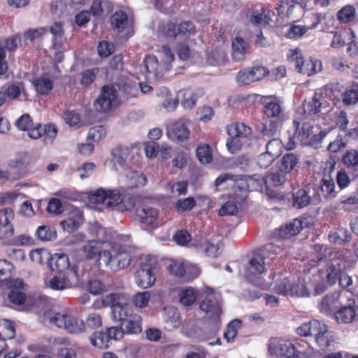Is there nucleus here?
<instances>
[{"label": "nucleus", "instance_id": "obj_16", "mask_svg": "<svg viewBox=\"0 0 358 358\" xmlns=\"http://www.w3.org/2000/svg\"><path fill=\"white\" fill-rule=\"evenodd\" d=\"M200 309L205 312L209 318L217 320L222 313L220 305L217 300L210 295L200 303Z\"/></svg>", "mask_w": 358, "mask_h": 358}, {"label": "nucleus", "instance_id": "obj_34", "mask_svg": "<svg viewBox=\"0 0 358 358\" xmlns=\"http://www.w3.org/2000/svg\"><path fill=\"white\" fill-rule=\"evenodd\" d=\"M227 134L229 136L246 138L251 134V129L242 122H236L227 127Z\"/></svg>", "mask_w": 358, "mask_h": 358}, {"label": "nucleus", "instance_id": "obj_49", "mask_svg": "<svg viewBox=\"0 0 358 358\" xmlns=\"http://www.w3.org/2000/svg\"><path fill=\"white\" fill-rule=\"evenodd\" d=\"M337 17L343 23L350 22L355 17V8L352 6H346L338 12Z\"/></svg>", "mask_w": 358, "mask_h": 358}, {"label": "nucleus", "instance_id": "obj_17", "mask_svg": "<svg viewBox=\"0 0 358 358\" xmlns=\"http://www.w3.org/2000/svg\"><path fill=\"white\" fill-rule=\"evenodd\" d=\"M190 134L189 129L182 122H178L168 129V136L174 141L182 143L187 141Z\"/></svg>", "mask_w": 358, "mask_h": 358}, {"label": "nucleus", "instance_id": "obj_46", "mask_svg": "<svg viewBox=\"0 0 358 358\" xmlns=\"http://www.w3.org/2000/svg\"><path fill=\"white\" fill-rule=\"evenodd\" d=\"M36 92L41 94H46L49 93L52 87V82L46 78H41L36 80L33 83Z\"/></svg>", "mask_w": 358, "mask_h": 358}, {"label": "nucleus", "instance_id": "obj_35", "mask_svg": "<svg viewBox=\"0 0 358 358\" xmlns=\"http://www.w3.org/2000/svg\"><path fill=\"white\" fill-rule=\"evenodd\" d=\"M131 150L127 147H117L112 150V157L114 164H118L123 168L126 161L130 155Z\"/></svg>", "mask_w": 358, "mask_h": 358}, {"label": "nucleus", "instance_id": "obj_63", "mask_svg": "<svg viewBox=\"0 0 358 358\" xmlns=\"http://www.w3.org/2000/svg\"><path fill=\"white\" fill-rule=\"evenodd\" d=\"M64 120L70 127H76L80 123V116L74 110H66L64 113Z\"/></svg>", "mask_w": 358, "mask_h": 358}, {"label": "nucleus", "instance_id": "obj_38", "mask_svg": "<svg viewBox=\"0 0 358 358\" xmlns=\"http://www.w3.org/2000/svg\"><path fill=\"white\" fill-rule=\"evenodd\" d=\"M100 242L96 240L87 241L82 247V251L87 259H94L99 254Z\"/></svg>", "mask_w": 358, "mask_h": 358}, {"label": "nucleus", "instance_id": "obj_47", "mask_svg": "<svg viewBox=\"0 0 358 358\" xmlns=\"http://www.w3.org/2000/svg\"><path fill=\"white\" fill-rule=\"evenodd\" d=\"M340 265L330 264L327 268V282L329 285H333L338 280L342 273Z\"/></svg>", "mask_w": 358, "mask_h": 358}, {"label": "nucleus", "instance_id": "obj_52", "mask_svg": "<svg viewBox=\"0 0 358 358\" xmlns=\"http://www.w3.org/2000/svg\"><path fill=\"white\" fill-rule=\"evenodd\" d=\"M180 302L185 306L192 305L196 300L194 289L192 288L182 290L179 294Z\"/></svg>", "mask_w": 358, "mask_h": 358}, {"label": "nucleus", "instance_id": "obj_13", "mask_svg": "<svg viewBox=\"0 0 358 358\" xmlns=\"http://www.w3.org/2000/svg\"><path fill=\"white\" fill-rule=\"evenodd\" d=\"M322 328L320 327L318 334H315V340L319 347L324 350L328 348L334 347L336 344L337 338L336 335L327 329V326L322 323Z\"/></svg>", "mask_w": 358, "mask_h": 358}, {"label": "nucleus", "instance_id": "obj_56", "mask_svg": "<svg viewBox=\"0 0 358 358\" xmlns=\"http://www.w3.org/2000/svg\"><path fill=\"white\" fill-rule=\"evenodd\" d=\"M250 22L256 25H266L271 20L270 16L263 12L254 11L250 15Z\"/></svg>", "mask_w": 358, "mask_h": 358}, {"label": "nucleus", "instance_id": "obj_61", "mask_svg": "<svg viewBox=\"0 0 358 358\" xmlns=\"http://www.w3.org/2000/svg\"><path fill=\"white\" fill-rule=\"evenodd\" d=\"M13 264L6 259H0V280H6L10 277Z\"/></svg>", "mask_w": 358, "mask_h": 358}, {"label": "nucleus", "instance_id": "obj_5", "mask_svg": "<svg viewBox=\"0 0 358 358\" xmlns=\"http://www.w3.org/2000/svg\"><path fill=\"white\" fill-rule=\"evenodd\" d=\"M50 322L59 328L64 329L69 334H79L86 331L83 320L66 313H55L50 317Z\"/></svg>", "mask_w": 358, "mask_h": 358}, {"label": "nucleus", "instance_id": "obj_44", "mask_svg": "<svg viewBox=\"0 0 358 358\" xmlns=\"http://www.w3.org/2000/svg\"><path fill=\"white\" fill-rule=\"evenodd\" d=\"M294 8V0H281L277 7L278 15L280 17H289L292 15Z\"/></svg>", "mask_w": 358, "mask_h": 358}, {"label": "nucleus", "instance_id": "obj_51", "mask_svg": "<svg viewBox=\"0 0 358 358\" xmlns=\"http://www.w3.org/2000/svg\"><path fill=\"white\" fill-rule=\"evenodd\" d=\"M282 143L281 141L277 138L270 140L266 143V151L268 153L277 158L282 152Z\"/></svg>", "mask_w": 358, "mask_h": 358}, {"label": "nucleus", "instance_id": "obj_55", "mask_svg": "<svg viewBox=\"0 0 358 358\" xmlns=\"http://www.w3.org/2000/svg\"><path fill=\"white\" fill-rule=\"evenodd\" d=\"M196 156L201 163H209L212 159L210 148L208 145L199 146L196 149Z\"/></svg>", "mask_w": 358, "mask_h": 358}, {"label": "nucleus", "instance_id": "obj_26", "mask_svg": "<svg viewBox=\"0 0 358 358\" xmlns=\"http://www.w3.org/2000/svg\"><path fill=\"white\" fill-rule=\"evenodd\" d=\"M299 162L298 157L293 153H287L282 156L278 162V168L280 172L290 173Z\"/></svg>", "mask_w": 358, "mask_h": 358}, {"label": "nucleus", "instance_id": "obj_25", "mask_svg": "<svg viewBox=\"0 0 358 358\" xmlns=\"http://www.w3.org/2000/svg\"><path fill=\"white\" fill-rule=\"evenodd\" d=\"M124 174L127 179L128 186L131 188L144 186L147 183L145 176L141 172L133 171L126 167Z\"/></svg>", "mask_w": 358, "mask_h": 358}, {"label": "nucleus", "instance_id": "obj_57", "mask_svg": "<svg viewBox=\"0 0 358 358\" xmlns=\"http://www.w3.org/2000/svg\"><path fill=\"white\" fill-rule=\"evenodd\" d=\"M201 94V93H194L189 90L185 91L183 94L182 106L185 108H192L195 105L197 98Z\"/></svg>", "mask_w": 358, "mask_h": 358}, {"label": "nucleus", "instance_id": "obj_59", "mask_svg": "<svg viewBox=\"0 0 358 358\" xmlns=\"http://www.w3.org/2000/svg\"><path fill=\"white\" fill-rule=\"evenodd\" d=\"M236 80L239 85H246L255 82L250 69L241 71L236 76Z\"/></svg>", "mask_w": 358, "mask_h": 358}, {"label": "nucleus", "instance_id": "obj_4", "mask_svg": "<svg viewBox=\"0 0 358 358\" xmlns=\"http://www.w3.org/2000/svg\"><path fill=\"white\" fill-rule=\"evenodd\" d=\"M154 264L155 262L149 257L140 259L139 266L135 273V282L138 287L147 289L155 284Z\"/></svg>", "mask_w": 358, "mask_h": 358}, {"label": "nucleus", "instance_id": "obj_31", "mask_svg": "<svg viewBox=\"0 0 358 358\" xmlns=\"http://www.w3.org/2000/svg\"><path fill=\"white\" fill-rule=\"evenodd\" d=\"M343 162L355 176H358V151L355 150L348 151L343 157Z\"/></svg>", "mask_w": 358, "mask_h": 358}, {"label": "nucleus", "instance_id": "obj_37", "mask_svg": "<svg viewBox=\"0 0 358 358\" xmlns=\"http://www.w3.org/2000/svg\"><path fill=\"white\" fill-rule=\"evenodd\" d=\"M329 239L333 243L343 245L350 241L351 234L346 229L338 228L336 231L329 234Z\"/></svg>", "mask_w": 358, "mask_h": 358}, {"label": "nucleus", "instance_id": "obj_20", "mask_svg": "<svg viewBox=\"0 0 358 358\" xmlns=\"http://www.w3.org/2000/svg\"><path fill=\"white\" fill-rule=\"evenodd\" d=\"M48 264L50 269L57 272H63L70 266L69 257L64 253H55L47 257Z\"/></svg>", "mask_w": 358, "mask_h": 358}, {"label": "nucleus", "instance_id": "obj_30", "mask_svg": "<svg viewBox=\"0 0 358 358\" xmlns=\"http://www.w3.org/2000/svg\"><path fill=\"white\" fill-rule=\"evenodd\" d=\"M320 327H322V322L314 320L308 323H304L301 326L297 328V333L301 336H312L315 334H318V330Z\"/></svg>", "mask_w": 358, "mask_h": 358}, {"label": "nucleus", "instance_id": "obj_22", "mask_svg": "<svg viewBox=\"0 0 358 358\" xmlns=\"http://www.w3.org/2000/svg\"><path fill=\"white\" fill-rule=\"evenodd\" d=\"M83 222V213L76 208L72 210L71 215L67 219L61 221L60 224L64 230L71 231L78 229Z\"/></svg>", "mask_w": 358, "mask_h": 358}, {"label": "nucleus", "instance_id": "obj_9", "mask_svg": "<svg viewBox=\"0 0 358 358\" xmlns=\"http://www.w3.org/2000/svg\"><path fill=\"white\" fill-rule=\"evenodd\" d=\"M90 200L95 203L103 204L106 208H110L120 204L123 199L120 192L117 189L106 191L100 189L90 196Z\"/></svg>", "mask_w": 358, "mask_h": 358}, {"label": "nucleus", "instance_id": "obj_36", "mask_svg": "<svg viewBox=\"0 0 358 358\" xmlns=\"http://www.w3.org/2000/svg\"><path fill=\"white\" fill-rule=\"evenodd\" d=\"M206 59L210 65L218 66L226 62L227 56L222 49L215 48L207 54Z\"/></svg>", "mask_w": 358, "mask_h": 358}, {"label": "nucleus", "instance_id": "obj_45", "mask_svg": "<svg viewBox=\"0 0 358 358\" xmlns=\"http://www.w3.org/2000/svg\"><path fill=\"white\" fill-rule=\"evenodd\" d=\"M241 321L239 320H234L231 321L224 332V338L226 339L227 342H231L234 341L235 337L237 335L238 329L241 326Z\"/></svg>", "mask_w": 358, "mask_h": 358}, {"label": "nucleus", "instance_id": "obj_28", "mask_svg": "<svg viewBox=\"0 0 358 358\" xmlns=\"http://www.w3.org/2000/svg\"><path fill=\"white\" fill-rule=\"evenodd\" d=\"M335 187V183L331 176L329 174H324L320 182V189L323 196L326 199L334 198L337 194Z\"/></svg>", "mask_w": 358, "mask_h": 358}, {"label": "nucleus", "instance_id": "obj_64", "mask_svg": "<svg viewBox=\"0 0 358 358\" xmlns=\"http://www.w3.org/2000/svg\"><path fill=\"white\" fill-rule=\"evenodd\" d=\"M343 101L346 105L356 104L358 101V90H348L343 94Z\"/></svg>", "mask_w": 358, "mask_h": 358}, {"label": "nucleus", "instance_id": "obj_2", "mask_svg": "<svg viewBox=\"0 0 358 358\" xmlns=\"http://www.w3.org/2000/svg\"><path fill=\"white\" fill-rule=\"evenodd\" d=\"M131 261V255L126 248L116 242L110 243V249L100 252L97 258L99 265L104 264L115 272L128 267Z\"/></svg>", "mask_w": 358, "mask_h": 358}, {"label": "nucleus", "instance_id": "obj_1", "mask_svg": "<svg viewBox=\"0 0 358 358\" xmlns=\"http://www.w3.org/2000/svg\"><path fill=\"white\" fill-rule=\"evenodd\" d=\"M281 252L282 246L274 243H267L255 250L252 258L245 268V278L256 287L264 289H268L273 283V274L268 279L264 278L266 266H270Z\"/></svg>", "mask_w": 358, "mask_h": 358}, {"label": "nucleus", "instance_id": "obj_14", "mask_svg": "<svg viewBox=\"0 0 358 358\" xmlns=\"http://www.w3.org/2000/svg\"><path fill=\"white\" fill-rule=\"evenodd\" d=\"M357 302L350 299L348 304L341 307L335 313V318L339 323L348 324L352 322L356 316Z\"/></svg>", "mask_w": 358, "mask_h": 358}, {"label": "nucleus", "instance_id": "obj_60", "mask_svg": "<svg viewBox=\"0 0 358 358\" xmlns=\"http://www.w3.org/2000/svg\"><path fill=\"white\" fill-rule=\"evenodd\" d=\"M196 205V201L193 197L178 199L176 203V208L178 210H191Z\"/></svg>", "mask_w": 358, "mask_h": 358}, {"label": "nucleus", "instance_id": "obj_48", "mask_svg": "<svg viewBox=\"0 0 358 358\" xmlns=\"http://www.w3.org/2000/svg\"><path fill=\"white\" fill-rule=\"evenodd\" d=\"M150 300V294L149 292H142L136 293L131 298V301L134 306L139 308H143L148 305Z\"/></svg>", "mask_w": 358, "mask_h": 358}, {"label": "nucleus", "instance_id": "obj_58", "mask_svg": "<svg viewBox=\"0 0 358 358\" xmlns=\"http://www.w3.org/2000/svg\"><path fill=\"white\" fill-rule=\"evenodd\" d=\"M308 284L310 285V290L312 288L314 289L315 295H320L324 293L327 289V286L320 275L314 276L313 282L309 281Z\"/></svg>", "mask_w": 358, "mask_h": 358}, {"label": "nucleus", "instance_id": "obj_10", "mask_svg": "<svg viewBox=\"0 0 358 358\" xmlns=\"http://www.w3.org/2000/svg\"><path fill=\"white\" fill-rule=\"evenodd\" d=\"M295 128L294 134L289 136V141L287 143V149H294L297 144H307L308 141L313 134V127L309 124H303L300 126V123L297 121L293 122Z\"/></svg>", "mask_w": 358, "mask_h": 358}, {"label": "nucleus", "instance_id": "obj_50", "mask_svg": "<svg viewBox=\"0 0 358 358\" xmlns=\"http://www.w3.org/2000/svg\"><path fill=\"white\" fill-rule=\"evenodd\" d=\"M275 292L280 294L292 296L293 282L288 278L283 280L274 287Z\"/></svg>", "mask_w": 358, "mask_h": 358}, {"label": "nucleus", "instance_id": "obj_19", "mask_svg": "<svg viewBox=\"0 0 358 358\" xmlns=\"http://www.w3.org/2000/svg\"><path fill=\"white\" fill-rule=\"evenodd\" d=\"M141 72L146 73L148 78L158 80L162 77V73L159 70L158 61L155 56L147 57L141 68Z\"/></svg>", "mask_w": 358, "mask_h": 358}, {"label": "nucleus", "instance_id": "obj_6", "mask_svg": "<svg viewBox=\"0 0 358 358\" xmlns=\"http://www.w3.org/2000/svg\"><path fill=\"white\" fill-rule=\"evenodd\" d=\"M268 349L271 355L280 358L300 357V352L292 342L280 338H271L269 340Z\"/></svg>", "mask_w": 358, "mask_h": 358}, {"label": "nucleus", "instance_id": "obj_21", "mask_svg": "<svg viewBox=\"0 0 358 358\" xmlns=\"http://www.w3.org/2000/svg\"><path fill=\"white\" fill-rule=\"evenodd\" d=\"M232 57L234 61H243L249 49V44L241 37L236 36L232 41Z\"/></svg>", "mask_w": 358, "mask_h": 358}, {"label": "nucleus", "instance_id": "obj_7", "mask_svg": "<svg viewBox=\"0 0 358 358\" xmlns=\"http://www.w3.org/2000/svg\"><path fill=\"white\" fill-rule=\"evenodd\" d=\"M117 98L116 88L112 85L102 87L100 95L94 101V106L99 113H107L115 105Z\"/></svg>", "mask_w": 358, "mask_h": 358}, {"label": "nucleus", "instance_id": "obj_53", "mask_svg": "<svg viewBox=\"0 0 358 358\" xmlns=\"http://www.w3.org/2000/svg\"><path fill=\"white\" fill-rule=\"evenodd\" d=\"M57 134V129L54 124L43 127V141L45 143H52Z\"/></svg>", "mask_w": 358, "mask_h": 358}, {"label": "nucleus", "instance_id": "obj_41", "mask_svg": "<svg viewBox=\"0 0 358 358\" xmlns=\"http://www.w3.org/2000/svg\"><path fill=\"white\" fill-rule=\"evenodd\" d=\"M306 297L310 296V285L305 279H299L293 282L292 296Z\"/></svg>", "mask_w": 358, "mask_h": 358}, {"label": "nucleus", "instance_id": "obj_18", "mask_svg": "<svg viewBox=\"0 0 358 358\" xmlns=\"http://www.w3.org/2000/svg\"><path fill=\"white\" fill-rule=\"evenodd\" d=\"M303 222L299 219H294L289 223L282 226L277 230L276 236L280 239H287L297 235L303 229Z\"/></svg>", "mask_w": 358, "mask_h": 358}, {"label": "nucleus", "instance_id": "obj_3", "mask_svg": "<svg viewBox=\"0 0 358 358\" xmlns=\"http://www.w3.org/2000/svg\"><path fill=\"white\" fill-rule=\"evenodd\" d=\"M129 301V297L124 293H110L102 299L103 304L110 308L112 320L120 323L134 314Z\"/></svg>", "mask_w": 358, "mask_h": 358}, {"label": "nucleus", "instance_id": "obj_40", "mask_svg": "<svg viewBox=\"0 0 358 358\" xmlns=\"http://www.w3.org/2000/svg\"><path fill=\"white\" fill-rule=\"evenodd\" d=\"M15 335L13 323L8 320H0V341L12 339Z\"/></svg>", "mask_w": 358, "mask_h": 358}, {"label": "nucleus", "instance_id": "obj_11", "mask_svg": "<svg viewBox=\"0 0 358 358\" xmlns=\"http://www.w3.org/2000/svg\"><path fill=\"white\" fill-rule=\"evenodd\" d=\"M14 218V213L10 208L0 210V239H8L14 234V229L10 222Z\"/></svg>", "mask_w": 358, "mask_h": 358}, {"label": "nucleus", "instance_id": "obj_54", "mask_svg": "<svg viewBox=\"0 0 358 358\" xmlns=\"http://www.w3.org/2000/svg\"><path fill=\"white\" fill-rule=\"evenodd\" d=\"M336 305V296L334 294L325 296L320 303V310L325 313L331 312Z\"/></svg>", "mask_w": 358, "mask_h": 358}, {"label": "nucleus", "instance_id": "obj_43", "mask_svg": "<svg viewBox=\"0 0 358 358\" xmlns=\"http://www.w3.org/2000/svg\"><path fill=\"white\" fill-rule=\"evenodd\" d=\"M111 24L118 32L122 31L127 24V16L123 11L114 13L111 17Z\"/></svg>", "mask_w": 358, "mask_h": 358}, {"label": "nucleus", "instance_id": "obj_12", "mask_svg": "<svg viewBox=\"0 0 358 358\" xmlns=\"http://www.w3.org/2000/svg\"><path fill=\"white\" fill-rule=\"evenodd\" d=\"M195 27L190 21L182 22L178 25L169 24L167 26L166 34L170 37H189L194 34Z\"/></svg>", "mask_w": 358, "mask_h": 358}, {"label": "nucleus", "instance_id": "obj_33", "mask_svg": "<svg viewBox=\"0 0 358 358\" xmlns=\"http://www.w3.org/2000/svg\"><path fill=\"white\" fill-rule=\"evenodd\" d=\"M90 339L92 345L100 349L108 348L110 344L106 330L95 331L90 336Z\"/></svg>", "mask_w": 358, "mask_h": 358}, {"label": "nucleus", "instance_id": "obj_8", "mask_svg": "<svg viewBox=\"0 0 358 358\" xmlns=\"http://www.w3.org/2000/svg\"><path fill=\"white\" fill-rule=\"evenodd\" d=\"M289 59L295 63V67L302 74L310 76L313 74L321 71V63L312 59L304 60L301 56V50L296 48L289 55Z\"/></svg>", "mask_w": 358, "mask_h": 358}, {"label": "nucleus", "instance_id": "obj_62", "mask_svg": "<svg viewBox=\"0 0 358 358\" xmlns=\"http://www.w3.org/2000/svg\"><path fill=\"white\" fill-rule=\"evenodd\" d=\"M332 110L330 102L324 97H319L317 104V115H324Z\"/></svg>", "mask_w": 358, "mask_h": 358}, {"label": "nucleus", "instance_id": "obj_27", "mask_svg": "<svg viewBox=\"0 0 358 358\" xmlns=\"http://www.w3.org/2000/svg\"><path fill=\"white\" fill-rule=\"evenodd\" d=\"M222 238L220 235H214L206 243L205 251L206 254L211 257H218L222 250Z\"/></svg>", "mask_w": 358, "mask_h": 358}, {"label": "nucleus", "instance_id": "obj_15", "mask_svg": "<svg viewBox=\"0 0 358 358\" xmlns=\"http://www.w3.org/2000/svg\"><path fill=\"white\" fill-rule=\"evenodd\" d=\"M136 216L138 221L145 225L155 223L159 216L158 210L152 206L143 205L136 210Z\"/></svg>", "mask_w": 358, "mask_h": 358}, {"label": "nucleus", "instance_id": "obj_42", "mask_svg": "<svg viewBox=\"0 0 358 358\" xmlns=\"http://www.w3.org/2000/svg\"><path fill=\"white\" fill-rule=\"evenodd\" d=\"M47 285L55 290H63L73 287L69 280L63 276H54L50 279Z\"/></svg>", "mask_w": 358, "mask_h": 358}, {"label": "nucleus", "instance_id": "obj_32", "mask_svg": "<svg viewBox=\"0 0 358 358\" xmlns=\"http://www.w3.org/2000/svg\"><path fill=\"white\" fill-rule=\"evenodd\" d=\"M264 111L269 118H279L282 114L280 103L276 99L265 101Z\"/></svg>", "mask_w": 358, "mask_h": 358}, {"label": "nucleus", "instance_id": "obj_39", "mask_svg": "<svg viewBox=\"0 0 358 358\" xmlns=\"http://www.w3.org/2000/svg\"><path fill=\"white\" fill-rule=\"evenodd\" d=\"M36 235L42 241H51L57 238V231L53 227L43 225L38 227Z\"/></svg>", "mask_w": 358, "mask_h": 358}, {"label": "nucleus", "instance_id": "obj_29", "mask_svg": "<svg viewBox=\"0 0 358 358\" xmlns=\"http://www.w3.org/2000/svg\"><path fill=\"white\" fill-rule=\"evenodd\" d=\"M124 334H138L142 332V317L138 314H132L129 319L125 321Z\"/></svg>", "mask_w": 358, "mask_h": 358}, {"label": "nucleus", "instance_id": "obj_23", "mask_svg": "<svg viewBox=\"0 0 358 358\" xmlns=\"http://www.w3.org/2000/svg\"><path fill=\"white\" fill-rule=\"evenodd\" d=\"M165 327L167 331H172L178 328L181 323V317L179 312L174 308H165Z\"/></svg>", "mask_w": 358, "mask_h": 358}, {"label": "nucleus", "instance_id": "obj_24", "mask_svg": "<svg viewBox=\"0 0 358 358\" xmlns=\"http://www.w3.org/2000/svg\"><path fill=\"white\" fill-rule=\"evenodd\" d=\"M311 196L305 189H299L292 192V205L296 208H303L308 206L311 201Z\"/></svg>", "mask_w": 358, "mask_h": 358}]
</instances>
